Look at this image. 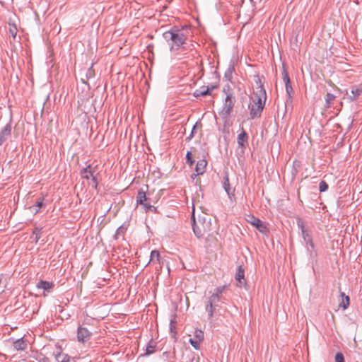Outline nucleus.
I'll use <instances>...</instances> for the list:
<instances>
[{"instance_id":"nucleus-1","label":"nucleus","mask_w":362,"mask_h":362,"mask_svg":"<svg viewBox=\"0 0 362 362\" xmlns=\"http://www.w3.org/2000/svg\"><path fill=\"white\" fill-rule=\"evenodd\" d=\"M259 81V79L257 78L256 90L254 91V96L251 98L252 103L249 105L250 115L252 119L260 117L267 99L266 91Z\"/></svg>"},{"instance_id":"nucleus-2","label":"nucleus","mask_w":362,"mask_h":362,"mask_svg":"<svg viewBox=\"0 0 362 362\" xmlns=\"http://www.w3.org/2000/svg\"><path fill=\"white\" fill-rule=\"evenodd\" d=\"M187 29L173 28L163 33L164 39L168 42L171 49H178L186 41L187 37Z\"/></svg>"},{"instance_id":"nucleus-3","label":"nucleus","mask_w":362,"mask_h":362,"mask_svg":"<svg viewBox=\"0 0 362 362\" xmlns=\"http://www.w3.org/2000/svg\"><path fill=\"white\" fill-rule=\"evenodd\" d=\"M192 220L193 222V231L198 237H202L204 233L210 230V222L206 221V217L199 218L198 222L195 221L194 206H193Z\"/></svg>"},{"instance_id":"nucleus-4","label":"nucleus","mask_w":362,"mask_h":362,"mask_svg":"<svg viewBox=\"0 0 362 362\" xmlns=\"http://www.w3.org/2000/svg\"><path fill=\"white\" fill-rule=\"evenodd\" d=\"M297 225L298 227L300 229L303 238L304 240V242L306 243L307 245H310L311 248L314 247V244L313 243L312 236L310 234V231L305 228L304 225V221L300 218H297Z\"/></svg>"},{"instance_id":"nucleus-5","label":"nucleus","mask_w":362,"mask_h":362,"mask_svg":"<svg viewBox=\"0 0 362 362\" xmlns=\"http://www.w3.org/2000/svg\"><path fill=\"white\" fill-rule=\"evenodd\" d=\"M235 98L233 96V95L231 93L227 94L223 105V109L221 110V114L223 116L227 117L229 115L233 108Z\"/></svg>"},{"instance_id":"nucleus-6","label":"nucleus","mask_w":362,"mask_h":362,"mask_svg":"<svg viewBox=\"0 0 362 362\" xmlns=\"http://www.w3.org/2000/svg\"><path fill=\"white\" fill-rule=\"evenodd\" d=\"M246 220L251 225L255 226L260 233H266L267 232V227L266 224L260 219L253 216L252 215H247Z\"/></svg>"},{"instance_id":"nucleus-7","label":"nucleus","mask_w":362,"mask_h":362,"mask_svg":"<svg viewBox=\"0 0 362 362\" xmlns=\"http://www.w3.org/2000/svg\"><path fill=\"white\" fill-rule=\"evenodd\" d=\"M204 340V332L202 330L197 329L194 332V338L189 339V343L196 349L200 348V344Z\"/></svg>"},{"instance_id":"nucleus-8","label":"nucleus","mask_w":362,"mask_h":362,"mask_svg":"<svg viewBox=\"0 0 362 362\" xmlns=\"http://www.w3.org/2000/svg\"><path fill=\"white\" fill-rule=\"evenodd\" d=\"M219 300L220 296L215 293H214L209 298V304L206 305V310L209 313L210 317L213 315V306L216 305Z\"/></svg>"},{"instance_id":"nucleus-9","label":"nucleus","mask_w":362,"mask_h":362,"mask_svg":"<svg viewBox=\"0 0 362 362\" xmlns=\"http://www.w3.org/2000/svg\"><path fill=\"white\" fill-rule=\"evenodd\" d=\"M362 93V84L353 86L351 93L346 92V95L351 100H356Z\"/></svg>"},{"instance_id":"nucleus-10","label":"nucleus","mask_w":362,"mask_h":362,"mask_svg":"<svg viewBox=\"0 0 362 362\" xmlns=\"http://www.w3.org/2000/svg\"><path fill=\"white\" fill-rule=\"evenodd\" d=\"M91 333L84 327H79L78 328L77 338L78 341L85 342L90 339Z\"/></svg>"},{"instance_id":"nucleus-11","label":"nucleus","mask_w":362,"mask_h":362,"mask_svg":"<svg viewBox=\"0 0 362 362\" xmlns=\"http://www.w3.org/2000/svg\"><path fill=\"white\" fill-rule=\"evenodd\" d=\"M81 176L83 178L87 179V180H88L90 177H92V180H93V187H95V188L97 187L98 182L96 181L95 175H93V172L91 171V170H90V166H88L87 168H83L81 170Z\"/></svg>"},{"instance_id":"nucleus-12","label":"nucleus","mask_w":362,"mask_h":362,"mask_svg":"<svg viewBox=\"0 0 362 362\" xmlns=\"http://www.w3.org/2000/svg\"><path fill=\"white\" fill-rule=\"evenodd\" d=\"M282 75H283V80L285 83L286 93H287L288 98H291V93L293 92V88L291 85V81H290V78H289L288 72L285 69H284V70H283Z\"/></svg>"},{"instance_id":"nucleus-13","label":"nucleus","mask_w":362,"mask_h":362,"mask_svg":"<svg viewBox=\"0 0 362 362\" xmlns=\"http://www.w3.org/2000/svg\"><path fill=\"white\" fill-rule=\"evenodd\" d=\"M11 126L7 124L0 132V146L8 138L11 134Z\"/></svg>"},{"instance_id":"nucleus-14","label":"nucleus","mask_w":362,"mask_h":362,"mask_svg":"<svg viewBox=\"0 0 362 362\" xmlns=\"http://www.w3.org/2000/svg\"><path fill=\"white\" fill-rule=\"evenodd\" d=\"M206 161L204 159H202L199 160L196 165L195 171H196V175H202L204 171L206 166Z\"/></svg>"},{"instance_id":"nucleus-15","label":"nucleus","mask_w":362,"mask_h":362,"mask_svg":"<svg viewBox=\"0 0 362 362\" xmlns=\"http://www.w3.org/2000/svg\"><path fill=\"white\" fill-rule=\"evenodd\" d=\"M235 279L238 282V286L241 287L245 284V280L244 279V271L242 269L241 267H238V270L235 276Z\"/></svg>"},{"instance_id":"nucleus-16","label":"nucleus","mask_w":362,"mask_h":362,"mask_svg":"<svg viewBox=\"0 0 362 362\" xmlns=\"http://www.w3.org/2000/svg\"><path fill=\"white\" fill-rule=\"evenodd\" d=\"M53 286V284L51 282L40 281L37 284V288L39 289H42L44 291H49L52 287Z\"/></svg>"},{"instance_id":"nucleus-17","label":"nucleus","mask_w":362,"mask_h":362,"mask_svg":"<svg viewBox=\"0 0 362 362\" xmlns=\"http://www.w3.org/2000/svg\"><path fill=\"white\" fill-rule=\"evenodd\" d=\"M223 187L229 198L231 199L232 197L234 196V189L230 188L228 177H226L225 178Z\"/></svg>"},{"instance_id":"nucleus-18","label":"nucleus","mask_w":362,"mask_h":362,"mask_svg":"<svg viewBox=\"0 0 362 362\" xmlns=\"http://www.w3.org/2000/svg\"><path fill=\"white\" fill-rule=\"evenodd\" d=\"M160 262V254L158 250H153L151 252V257L148 262L149 263L156 264Z\"/></svg>"},{"instance_id":"nucleus-19","label":"nucleus","mask_w":362,"mask_h":362,"mask_svg":"<svg viewBox=\"0 0 362 362\" xmlns=\"http://www.w3.org/2000/svg\"><path fill=\"white\" fill-rule=\"evenodd\" d=\"M27 344L23 339H20L13 342V347L16 350H24Z\"/></svg>"},{"instance_id":"nucleus-20","label":"nucleus","mask_w":362,"mask_h":362,"mask_svg":"<svg viewBox=\"0 0 362 362\" xmlns=\"http://www.w3.org/2000/svg\"><path fill=\"white\" fill-rule=\"evenodd\" d=\"M341 296L342 298L341 302L339 303V306L341 307L344 310L346 309L349 305V297L346 296L344 293H341Z\"/></svg>"},{"instance_id":"nucleus-21","label":"nucleus","mask_w":362,"mask_h":362,"mask_svg":"<svg viewBox=\"0 0 362 362\" xmlns=\"http://www.w3.org/2000/svg\"><path fill=\"white\" fill-rule=\"evenodd\" d=\"M334 99L335 95L331 93H327L325 97V107H329L332 103L334 100Z\"/></svg>"},{"instance_id":"nucleus-22","label":"nucleus","mask_w":362,"mask_h":362,"mask_svg":"<svg viewBox=\"0 0 362 362\" xmlns=\"http://www.w3.org/2000/svg\"><path fill=\"white\" fill-rule=\"evenodd\" d=\"M146 201V196L145 192H139L138 195H137V202H139L140 204H144Z\"/></svg>"},{"instance_id":"nucleus-23","label":"nucleus","mask_w":362,"mask_h":362,"mask_svg":"<svg viewBox=\"0 0 362 362\" xmlns=\"http://www.w3.org/2000/svg\"><path fill=\"white\" fill-rule=\"evenodd\" d=\"M155 348H156V346H155V344L153 342H150L148 344V345L146 347V355H150L153 353L155 352Z\"/></svg>"},{"instance_id":"nucleus-24","label":"nucleus","mask_w":362,"mask_h":362,"mask_svg":"<svg viewBox=\"0 0 362 362\" xmlns=\"http://www.w3.org/2000/svg\"><path fill=\"white\" fill-rule=\"evenodd\" d=\"M208 94H209V88H207L206 89L203 90H195L194 95L195 97H199V96H204Z\"/></svg>"},{"instance_id":"nucleus-25","label":"nucleus","mask_w":362,"mask_h":362,"mask_svg":"<svg viewBox=\"0 0 362 362\" xmlns=\"http://www.w3.org/2000/svg\"><path fill=\"white\" fill-rule=\"evenodd\" d=\"M247 139V134L245 132L240 133L238 136V142L240 146H243V142Z\"/></svg>"},{"instance_id":"nucleus-26","label":"nucleus","mask_w":362,"mask_h":362,"mask_svg":"<svg viewBox=\"0 0 362 362\" xmlns=\"http://www.w3.org/2000/svg\"><path fill=\"white\" fill-rule=\"evenodd\" d=\"M201 126L202 125L200 123L196 122V124L194 125V127L192 129L190 135L187 138V140L189 141L190 139H192V138L194 136L196 128L201 127Z\"/></svg>"},{"instance_id":"nucleus-27","label":"nucleus","mask_w":362,"mask_h":362,"mask_svg":"<svg viewBox=\"0 0 362 362\" xmlns=\"http://www.w3.org/2000/svg\"><path fill=\"white\" fill-rule=\"evenodd\" d=\"M320 192H325L328 189V185L325 181H321L319 185Z\"/></svg>"},{"instance_id":"nucleus-28","label":"nucleus","mask_w":362,"mask_h":362,"mask_svg":"<svg viewBox=\"0 0 362 362\" xmlns=\"http://www.w3.org/2000/svg\"><path fill=\"white\" fill-rule=\"evenodd\" d=\"M335 362H344V356L341 353H337L335 355Z\"/></svg>"},{"instance_id":"nucleus-29","label":"nucleus","mask_w":362,"mask_h":362,"mask_svg":"<svg viewBox=\"0 0 362 362\" xmlns=\"http://www.w3.org/2000/svg\"><path fill=\"white\" fill-rule=\"evenodd\" d=\"M226 286H219L218 288H216L215 289V291L214 293L218 294V296H220L223 291L224 290L226 289Z\"/></svg>"},{"instance_id":"nucleus-30","label":"nucleus","mask_w":362,"mask_h":362,"mask_svg":"<svg viewBox=\"0 0 362 362\" xmlns=\"http://www.w3.org/2000/svg\"><path fill=\"white\" fill-rule=\"evenodd\" d=\"M42 206V200H40L36 202L35 205H33V207H37V209L35 210V214L37 213L40 209Z\"/></svg>"},{"instance_id":"nucleus-31","label":"nucleus","mask_w":362,"mask_h":362,"mask_svg":"<svg viewBox=\"0 0 362 362\" xmlns=\"http://www.w3.org/2000/svg\"><path fill=\"white\" fill-rule=\"evenodd\" d=\"M33 234L35 235V242H37V240L40 238V229L35 228V230L33 232Z\"/></svg>"},{"instance_id":"nucleus-32","label":"nucleus","mask_w":362,"mask_h":362,"mask_svg":"<svg viewBox=\"0 0 362 362\" xmlns=\"http://www.w3.org/2000/svg\"><path fill=\"white\" fill-rule=\"evenodd\" d=\"M186 158H187V163H188L190 165H192L193 164L194 161H193V160H192V158H191V153H190L189 151H188V152L187 153Z\"/></svg>"},{"instance_id":"nucleus-33","label":"nucleus","mask_w":362,"mask_h":362,"mask_svg":"<svg viewBox=\"0 0 362 362\" xmlns=\"http://www.w3.org/2000/svg\"><path fill=\"white\" fill-rule=\"evenodd\" d=\"M16 28H11V29H10V32H11V33L12 34V35H13V37H15V35H16Z\"/></svg>"},{"instance_id":"nucleus-34","label":"nucleus","mask_w":362,"mask_h":362,"mask_svg":"<svg viewBox=\"0 0 362 362\" xmlns=\"http://www.w3.org/2000/svg\"><path fill=\"white\" fill-rule=\"evenodd\" d=\"M143 205H144V206H145V208H146L147 209H151L152 208H153V206H151V204H146L145 202H144V204Z\"/></svg>"},{"instance_id":"nucleus-35","label":"nucleus","mask_w":362,"mask_h":362,"mask_svg":"<svg viewBox=\"0 0 362 362\" xmlns=\"http://www.w3.org/2000/svg\"><path fill=\"white\" fill-rule=\"evenodd\" d=\"M61 362H69V358L67 356H64Z\"/></svg>"},{"instance_id":"nucleus-36","label":"nucleus","mask_w":362,"mask_h":362,"mask_svg":"<svg viewBox=\"0 0 362 362\" xmlns=\"http://www.w3.org/2000/svg\"><path fill=\"white\" fill-rule=\"evenodd\" d=\"M30 209L32 213L35 214V210L37 209V207H33V206H32L30 207Z\"/></svg>"},{"instance_id":"nucleus-37","label":"nucleus","mask_w":362,"mask_h":362,"mask_svg":"<svg viewBox=\"0 0 362 362\" xmlns=\"http://www.w3.org/2000/svg\"><path fill=\"white\" fill-rule=\"evenodd\" d=\"M173 320H171V321H170V329H171V330L173 329Z\"/></svg>"}]
</instances>
